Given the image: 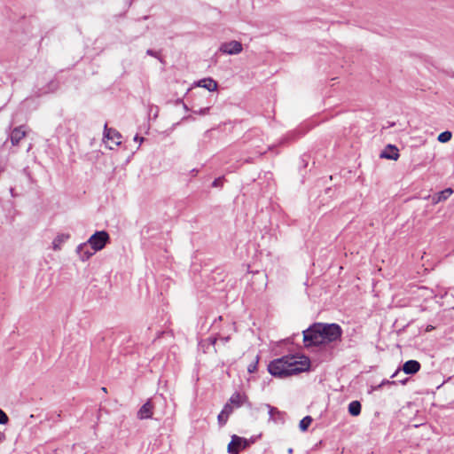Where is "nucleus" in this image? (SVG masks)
Masks as SVG:
<instances>
[{
  "label": "nucleus",
  "instance_id": "obj_1",
  "mask_svg": "<svg viewBox=\"0 0 454 454\" xmlns=\"http://www.w3.org/2000/svg\"><path fill=\"white\" fill-rule=\"evenodd\" d=\"M310 367V361L305 356L290 355L274 359L268 365L269 372L278 378H286L306 372Z\"/></svg>",
  "mask_w": 454,
  "mask_h": 454
},
{
  "label": "nucleus",
  "instance_id": "obj_2",
  "mask_svg": "<svg viewBox=\"0 0 454 454\" xmlns=\"http://www.w3.org/2000/svg\"><path fill=\"white\" fill-rule=\"evenodd\" d=\"M317 327L321 329L325 344L336 341L341 337L342 330L337 324L317 323Z\"/></svg>",
  "mask_w": 454,
  "mask_h": 454
},
{
  "label": "nucleus",
  "instance_id": "obj_3",
  "mask_svg": "<svg viewBox=\"0 0 454 454\" xmlns=\"http://www.w3.org/2000/svg\"><path fill=\"white\" fill-rule=\"evenodd\" d=\"M303 341L306 347L325 344L321 329L317 327V324L303 331Z\"/></svg>",
  "mask_w": 454,
  "mask_h": 454
},
{
  "label": "nucleus",
  "instance_id": "obj_4",
  "mask_svg": "<svg viewBox=\"0 0 454 454\" xmlns=\"http://www.w3.org/2000/svg\"><path fill=\"white\" fill-rule=\"evenodd\" d=\"M109 241L110 236L106 231H96L87 240L91 250H94V252L102 250Z\"/></svg>",
  "mask_w": 454,
  "mask_h": 454
},
{
  "label": "nucleus",
  "instance_id": "obj_5",
  "mask_svg": "<svg viewBox=\"0 0 454 454\" xmlns=\"http://www.w3.org/2000/svg\"><path fill=\"white\" fill-rule=\"evenodd\" d=\"M247 445L248 442L247 439L233 434L227 450L230 454H239V451L247 448Z\"/></svg>",
  "mask_w": 454,
  "mask_h": 454
},
{
  "label": "nucleus",
  "instance_id": "obj_6",
  "mask_svg": "<svg viewBox=\"0 0 454 454\" xmlns=\"http://www.w3.org/2000/svg\"><path fill=\"white\" fill-rule=\"evenodd\" d=\"M243 50L242 43L239 41H231L220 45L219 51L228 55H237Z\"/></svg>",
  "mask_w": 454,
  "mask_h": 454
},
{
  "label": "nucleus",
  "instance_id": "obj_7",
  "mask_svg": "<svg viewBox=\"0 0 454 454\" xmlns=\"http://www.w3.org/2000/svg\"><path fill=\"white\" fill-rule=\"evenodd\" d=\"M229 403L235 409L241 407L248 403L247 395L245 393L235 392L230 397Z\"/></svg>",
  "mask_w": 454,
  "mask_h": 454
},
{
  "label": "nucleus",
  "instance_id": "obj_8",
  "mask_svg": "<svg viewBox=\"0 0 454 454\" xmlns=\"http://www.w3.org/2000/svg\"><path fill=\"white\" fill-rule=\"evenodd\" d=\"M104 137L107 140H111L116 145H121V135L116 129L108 128L107 124H105L104 127Z\"/></svg>",
  "mask_w": 454,
  "mask_h": 454
},
{
  "label": "nucleus",
  "instance_id": "obj_9",
  "mask_svg": "<svg viewBox=\"0 0 454 454\" xmlns=\"http://www.w3.org/2000/svg\"><path fill=\"white\" fill-rule=\"evenodd\" d=\"M88 246L90 245L86 241L76 247V253L82 262L88 261L96 253L94 250L89 249Z\"/></svg>",
  "mask_w": 454,
  "mask_h": 454
},
{
  "label": "nucleus",
  "instance_id": "obj_10",
  "mask_svg": "<svg viewBox=\"0 0 454 454\" xmlns=\"http://www.w3.org/2000/svg\"><path fill=\"white\" fill-rule=\"evenodd\" d=\"M24 126L14 128L10 134V140L12 145H18L19 143L26 137Z\"/></svg>",
  "mask_w": 454,
  "mask_h": 454
},
{
  "label": "nucleus",
  "instance_id": "obj_11",
  "mask_svg": "<svg viewBox=\"0 0 454 454\" xmlns=\"http://www.w3.org/2000/svg\"><path fill=\"white\" fill-rule=\"evenodd\" d=\"M153 405L150 400L144 403L137 411V418L139 419H147L153 417Z\"/></svg>",
  "mask_w": 454,
  "mask_h": 454
},
{
  "label": "nucleus",
  "instance_id": "obj_12",
  "mask_svg": "<svg viewBox=\"0 0 454 454\" xmlns=\"http://www.w3.org/2000/svg\"><path fill=\"white\" fill-rule=\"evenodd\" d=\"M380 158L396 160L399 158V150L395 145H387L380 153Z\"/></svg>",
  "mask_w": 454,
  "mask_h": 454
},
{
  "label": "nucleus",
  "instance_id": "obj_13",
  "mask_svg": "<svg viewBox=\"0 0 454 454\" xmlns=\"http://www.w3.org/2000/svg\"><path fill=\"white\" fill-rule=\"evenodd\" d=\"M420 369V364L416 360H409L403 365V371L406 374H415Z\"/></svg>",
  "mask_w": 454,
  "mask_h": 454
},
{
  "label": "nucleus",
  "instance_id": "obj_14",
  "mask_svg": "<svg viewBox=\"0 0 454 454\" xmlns=\"http://www.w3.org/2000/svg\"><path fill=\"white\" fill-rule=\"evenodd\" d=\"M69 239L70 235L68 233L58 234L52 241V249L54 251H59L62 247V245Z\"/></svg>",
  "mask_w": 454,
  "mask_h": 454
},
{
  "label": "nucleus",
  "instance_id": "obj_15",
  "mask_svg": "<svg viewBox=\"0 0 454 454\" xmlns=\"http://www.w3.org/2000/svg\"><path fill=\"white\" fill-rule=\"evenodd\" d=\"M197 85L202 87L208 91H215L217 90V82L212 78H204L198 82Z\"/></svg>",
  "mask_w": 454,
  "mask_h": 454
},
{
  "label": "nucleus",
  "instance_id": "obj_16",
  "mask_svg": "<svg viewBox=\"0 0 454 454\" xmlns=\"http://www.w3.org/2000/svg\"><path fill=\"white\" fill-rule=\"evenodd\" d=\"M265 407L268 409L270 420L277 421L278 419L282 417V412L279 411L277 408L270 404H265Z\"/></svg>",
  "mask_w": 454,
  "mask_h": 454
},
{
  "label": "nucleus",
  "instance_id": "obj_17",
  "mask_svg": "<svg viewBox=\"0 0 454 454\" xmlns=\"http://www.w3.org/2000/svg\"><path fill=\"white\" fill-rule=\"evenodd\" d=\"M361 403L358 401H352L348 404V412L352 416H358L361 413Z\"/></svg>",
  "mask_w": 454,
  "mask_h": 454
},
{
  "label": "nucleus",
  "instance_id": "obj_18",
  "mask_svg": "<svg viewBox=\"0 0 454 454\" xmlns=\"http://www.w3.org/2000/svg\"><path fill=\"white\" fill-rule=\"evenodd\" d=\"M312 422V418L310 416L304 417L299 424V427L301 431H306L308 427L310 426Z\"/></svg>",
  "mask_w": 454,
  "mask_h": 454
},
{
  "label": "nucleus",
  "instance_id": "obj_19",
  "mask_svg": "<svg viewBox=\"0 0 454 454\" xmlns=\"http://www.w3.org/2000/svg\"><path fill=\"white\" fill-rule=\"evenodd\" d=\"M451 137L452 134L450 131H444L438 136V141L441 143H446L451 139Z\"/></svg>",
  "mask_w": 454,
  "mask_h": 454
},
{
  "label": "nucleus",
  "instance_id": "obj_20",
  "mask_svg": "<svg viewBox=\"0 0 454 454\" xmlns=\"http://www.w3.org/2000/svg\"><path fill=\"white\" fill-rule=\"evenodd\" d=\"M453 193V190L451 188H447L442 192H439V196L441 197L442 200H446L451 194Z\"/></svg>",
  "mask_w": 454,
  "mask_h": 454
},
{
  "label": "nucleus",
  "instance_id": "obj_21",
  "mask_svg": "<svg viewBox=\"0 0 454 454\" xmlns=\"http://www.w3.org/2000/svg\"><path fill=\"white\" fill-rule=\"evenodd\" d=\"M395 381H391V380H384L379 385L373 387L372 389L373 390H379V389H380L381 387H383L386 385L391 386V385H395Z\"/></svg>",
  "mask_w": 454,
  "mask_h": 454
},
{
  "label": "nucleus",
  "instance_id": "obj_22",
  "mask_svg": "<svg viewBox=\"0 0 454 454\" xmlns=\"http://www.w3.org/2000/svg\"><path fill=\"white\" fill-rule=\"evenodd\" d=\"M233 410L234 408L231 405V403H227L223 406L221 412L229 417L232 413Z\"/></svg>",
  "mask_w": 454,
  "mask_h": 454
},
{
  "label": "nucleus",
  "instance_id": "obj_23",
  "mask_svg": "<svg viewBox=\"0 0 454 454\" xmlns=\"http://www.w3.org/2000/svg\"><path fill=\"white\" fill-rule=\"evenodd\" d=\"M8 421H9L8 416L2 409H0V424L6 425L8 423Z\"/></svg>",
  "mask_w": 454,
  "mask_h": 454
},
{
  "label": "nucleus",
  "instance_id": "obj_24",
  "mask_svg": "<svg viewBox=\"0 0 454 454\" xmlns=\"http://www.w3.org/2000/svg\"><path fill=\"white\" fill-rule=\"evenodd\" d=\"M229 417H227L226 415H224L223 413L220 412L218 417H217V419H218V423L220 426H223L226 424L227 420H228Z\"/></svg>",
  "mask_w": 454,
  "mask_h": 454
},
{
  "label": "nucleus",
  "instance_id": "obj_25",
  "mask_svg": "<svg viewBox=\"0 0 454 454\" xmlns=\"http://www.w3.org/2000/svg\"><path fill=\"white\" fill-rule=\"evenodd\" d=\"M209 110H210V107L207 106V107L200 108L199 110H193V113L195 114L205 115L209 113Z\"/></svg>",
  "mask_w": 454,
  "mask_h": 454
},
{
  "label": "nucleus",
  "instance_id": "obj_26",
  "mask_svg": "<svg viewBox=\"0 0 454 454\" xmlns=\"http://www.w3.org/2000/svg\"><path fill=\"white\" fill-rule=\"evenodd\" d=\"M442 200L441 197L439 196V192H438V193H436V194L433 197V203H434V204H437V203L442 202Z\"/></svg>",
  "mask_w": 454,
  "mask_h": 454
},
{
  "label": "nucleus",
  "instance_id": "obj_27",
  "mask_svg": "<svg viewBox=\"0 0 454 454\" xmlns=\"http://www.w3.org/2000/svg\"><path fill=\"white\" fill-rule=\"evenodd\" d=\"M257 362L255 364H250L247 368L249 372H254L256 370Z\"/></svg>",
  "mask_w": 454,
  "mask_h": 454
},
{
  "label": "nucleus",
  "instance_id": "obj_28",
  "mask_svg": "<svg viewBox=\"0 0 454 454\" xmlns=\"http://www.w3.org/2000/svg\"><path fill=\"white\" fill-rule=\"evenodd\" d=\"M146 53L153 57H157V53L153 51V50H147Z\"/></svg>",
  "mask_w": 454,
  "mask_h": 454
},
{
  "label": "nucleus",
  "instance_id": "obj_29",
  "mask_svg": "<svg viewBox=\"0 0 454 454\" xmlns=\"http://www.w3.org/2000/svg\"><path fill=\"white\" fill-rule=\"evenodd\" d=\"M5 440V434L0 431V443Z\"/></svg>",
  "mask_w": 454,
  "mask_h": 454
},
{
  "label": "nucleus",
  "instance_id": "obj_30",
  "mask_svg": "<svg viewBox=\"0 0 454 454\" xmlns=\"http://www.w3.org/2000/svg\"><path fill=\"white\" fill-rule=\"evenodd\" d=\"M134 140L135 141H139V143H142L144 141V137H140L137 135H136L135 137H134Z\"/></svg>",
  "mask_w": 454,
  "mask_h": 454
},
{
  "label": "nucleus",
  "instance_id": "obj_31",
  "mask_svg": "<svg viewBox=\"0 0 454 454\" xmlns=\"http://www.w3.org/2000/svg\"><path fill=\"white\" fill-rule=\"evenodd\" d=\"M220 340L223 342V343H226L229 341L230 340V336H227V337H221Z\"/></svg>",
  "mask_w": 454,
  "mask_h": 454
},
{
  "label": "nucleus",
  "instance_id": "obj_32",
  "mask_svg": "<svg viewBox=\"0 0 454 454\" xmlns=\"http://www.w3.org/2000/svg\"><path fill=\"white\" fill-rule=\"evenodd\" d=\"M219 182H220V179H215V180L213 182V184H213V186L216 187V186L218 185Z\"/></svg>",
  "mask_w": 454,
  "mask_h": 454
},
{
  "label": "nucleus",
  "instance_id": "obj_33",
  "mask_svg": "<svg viewBox=\"0 0 454 454\" xmlns=\"http://www.w3.org/2000/svg\"><path fill=\"white\" fill-rule=\"evenodd\" d=\"M399 370H397L394 374H392L391 378H395L396 376V374L398 373Z\"/></svg>",
  "mask_w": 454,
  "mask_h": 454
},
{
  "label": "nucleus",
  "instance_id": "obj_34",
  "mask_svg": "<svg viewBox=\"0 0 454 454\" xmlns=\"http://www.w3.org/2000/svg\"><path fill=\"white\" fill-rule=\"evenodd\" d=\"M288 452H289L290 454H291V453H293V450H292V449H289V450H288Z\"/></svg>",
  "mask_w": 454,
  "mask_h": 454
}]
</instances>
